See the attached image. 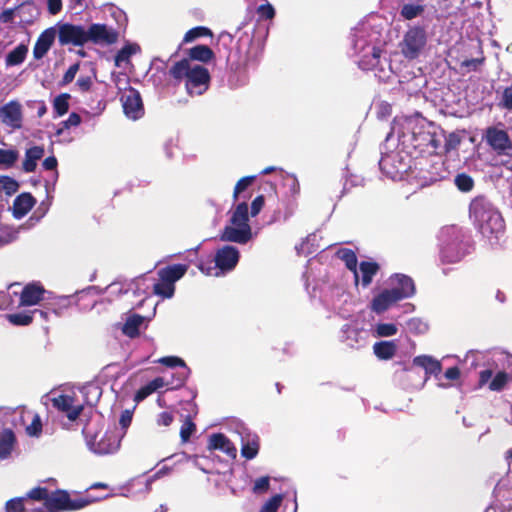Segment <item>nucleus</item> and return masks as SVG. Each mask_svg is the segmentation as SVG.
I'll return each instance as SVG.
<instances>
[{
  "label": "nucleus",
  "instance_id": "obj_1",
  "mask_svg": "<svg viewBox=\"0 0 512 512\" xmlns=\"http://www.w3.org/2000/svg\"><path fill=\"white\" fill-rule=\"evenodd\" d=\"M469 215L475 227L490 245H496L505 232V224L498 209L484 196L475 197L469 206Z\"/></svg>",
  "mask_w": 512,
  "mask_h": 512
},
{
  "label": "nucleus",
  "instance_id": "obj_2",
  "mask_svg": "<svg viewBox=\"0 0 512 512\" xmlns=\"http://www.w3.org/2000/svg\"><path fill=\"white\" fill-rule=\"evenodd\" d=\"M169 76L176 82L184 81L186 92L190 95H202L210 86L209 70L199 64H192L189 59H181L173 63L168 71Z\"/></svg>",
  "mask_w": 512,
  "mask_h": 512
},
{
  "label": "nucleus",
  "instance_id": "obj_3",
  "mask_svg": "<svg viewBox=\"0 0 512 512\" xmlns=\"http://www.w3.org/2000/svg\"><path fill=\"white\" fill-rule=\"evenodd\" d=\"M440 259L443 263H457L468 252L469 236L456 225L443 227L439 233Z\"/></svg>",
  "mask_w": 512,
  "mask_h": 512
},
{
  "label": "nucleus",
  "instance_id": "obj_4",
  "mask_svg": "<svg viewBox=\"0 0 512 512\" xmlns=\"http://www.w3.org/2000/svg\"><path fill=\"white\" fill-rule=\"evenodd\" d=\"M92 502L93 500L84 497L72 499L67 491L58 489L51 493L49 492L43 507L32 509V512L76 511L90 505Z\"/></svg>",
  "mask_w": 512,
  "mask_h": 512
},
{
  "label": "nucleus",
  "instance_id": "obj_5",
  "mask_svg": "<svg viewBox=\"0 0 512 512\" xmlns=\"http://www.w3.org/2000/svg\"><path fill=\"white\" fill-rule=\"evenodd\" d=\"M432 124L433 123L427 121L424 117L416 114L395 121L391 133L388 136L396 133L399 140L403 144L408 145L410 141H413L419 136V133L432 127Z\"/></svg>",
  "mask_w": 512,
  "mask_h": 512
},
{
  "label": "nucleus",
  "instance_id": "obj_6",
  "mask_svg": "<svg viewBox=\"0 0 512 512\" xmlns=\"http://www.w3.org/2000/svg\"><path fill=\"white\" fill-rule=\"evenodd\" d=\"M427 43V34L424 28L413 26L409 28L400 43L401 52L405 58H417Z\"/></svg>",
  "mask_w": 512,
  "mask_h": 512
},
{
  "label": "nucleus",
  "instance_id": "obj_7",
  "mask_svg": "<svg viewBox=\"0 0 512 512\" xmlns=\"http://www.w3.org/2000/svg\"><path fill=\"white\" fill-rule=\"evenodd\" d=\"M483 139L496 153V156L509 155L512 153V140L504 129L490 126L485 130Z\"/></svg>",
  "mask_w": 512,
  "mask_h": 512
},
{
  "label": "nucleus",
  "instance_id": "obj_8",
  "mask_svg": "<svg viewBox=\"0 0 512 512\" xmlns=\"http://www.w3.org/2000/svg\"><path fill=\"white\" fill-rule=\"evenodd\" d=\"M124 114L132 120L144 115V105L140 92L132 86L126 88L120 97Z\"/></svg>",
  "mask_w": 512,
  "mask_h": 512
},
{
  "label": "nucleus",
  "instance_id": "obj_9",
  "mask_svg": "<svg viewBox=\"0 0 512 512\" xmlns=\"http://www.w3.org/2000/svg\"><path fill=\"white\" fill-rule=\"evenodd\" d=\"M379 167L388 178L395 180L401 178L402 174L406 172L408 164L399 152L392 151L382 155Z\"/></svg>",
  "mask_w": 512,
  "mask_h": 512
},
{
  "label": "nucleus",
  "instance_id": "obj_10",
  "mask_svg": "<svg viewBox=\"0 0 512 512\" xmlns=\"http://www.w3.org/2000/svg\"><path fill=\"white\" fill-rule=\"evenodd\" d=\"M58 41L62 46H83L88 42L87 30L81 25L61 24L58 29Z\"/></svg>",
  "mask_w": 512,
  "mask_h": 512
},
{
  "label": "nucleus",
  "instance_id": "obj_11",
  "mask_svg": "<svg viewBox=\"0 0 512 512\" xmlns=\"http://www.w3.org/2000/svg\"><path fill=\"white\" fill-rule=\"evenodd\" d=\"M88 42L100 45H112L117 42L119 33L105 24L95 23L87 29Z\"/></svg>",
  "mask_w": 512,
  "mask_h": 512
},
{
  "label": "nucleus",
  "instance_id": "obj_12",
  "mask_svg": "<svg viewBox=\"0 0 512 512\" xmlns=\"http://www.w3.org/2000/svg\"><path fill=\"white\" fill-rule=\"evenodd\" d=\"M51 401L53 407L65 413L66 417L72 422L76 421L80 416L85 415L84 406L81 404L75 405L73 396L61 394L52 398Z\"/></svg>",
  "mask_w": 512,
  "mask_h": 512
},
{
  "label": "nucleus",
  "instance_id": "obj_13",
  "mask_svg": "<svg viewBox=\"0 0 512 512\" xmlns=\"http://www.w3.org/2000/svg\"><path fill=\"white\" fill-rule=\"evenodd\" d=\"M512 380V376L505 372L499 371L493 377V372L490 369L483 370L479 373V387H483L488 384V388L491 391H502L505 386Z\"/></svg>",
  "mask_w": 512,
  "mask_h": 512
},
{
  "label": "nucleus",
  "instance_id": "obj_14",
  "mask_svg": "<svg viewBox=\"0 0 512 512\" xmlns=\"http://www.w3.org/2000/svg\"><path fill=\"white\" fill-rule=\"evenodd\" d=\"M378 271L379 265L374 261L360 262L357 271V258L354 255V286L360 283L363 287H368Z\"/></svg>",
  "mask_w": 512,
  "mask_h": 512
},
{
  "label": "nucleus",
  "instance_id": "obj_15",
  "mask_svg": "<svg viewBox=\"0 0 512 512\" xmlns=\"http://www.w3.org/2000/svg\"><path fill=\"white\" fill-rule=\"evenodd\" d=\"M239 257V250L236 247L226 245L217 250L214 261L221 271H231L237 265Z\"/></svg>",
  "mask_w": 512,
  "mask_h": 512
},
{
  "label": "nucleus",
  "instance_id": "obj_16",
  "mask_svg": "<svg viewBox=\"0 0 512 512\" xmlns=\"http://www.w3.org/2000/svg\"><path fill=\"white\" fill-rule=\"evenodd\" d=\"M0 120L13 129L21 128V105L17 101H10L0 108Z\"/></svg>",
  "mask_w": 512,
  "mask_h": 512
},
{
  "label": "nucleus",
  "instance_id": "obj_17",
  "mask_svg": "<svg viewBox=\"0 0 512 512\" xmlns=\"http://www.w3.org/2000/svg\"><path fill=\"white\" fill-rule=\"evenodd\" d=\"M392 290L399 300L412 297L415 292V284L411 277L404 274H395L391 277Z\"/></svg>",
  "mask_w": 512,
  "mask_h": 512
},
{
  "label": "nucleus",
  "instance_id": "obj_18",
  "mask_svg": "<svg viewBox=\"0 0 512 512\" xmlns=\"http://www.w3.org/2000/svg\"><path fill=\"white\" fill-rule=\"evenodd\" d=\"M252 238L251 227L246 228L240 226H225L220 239L222 241L235 242L238 244H246Z\"/></svg>",
  "mask_w": 512,
  "mask_h": 512
},
{
  "label": "nucleus",
  "instance_id": "obj_19",
  "mask_svg": "<svg viewBox=\"0 0 512 512\" xmlns=\"http://www.w3.org/2000/svg\"><path fill=\"white\" fill-rule=\"evenodd\" d=\"M56 30L53 27L45 29L37 38L33 48V57L36 60L42 59L54 43Z\"/></svg>",
  "mask_w": 512,
  "mask_h": 512
},
{
  "label": "nucleus",
  "instance_id": "obj_20",
  "mask_svg": "<svg viewBox=\"0 0 512 512\" xmlns=\"http://www.w3.org/2000/svg\"><path fill=\"white\" fill-rule=\"evenodd\" d=\"M435 129V126L432 124V127L427 128L422 133H419V136H417L413 141H410L408 145L420 150L421 152L429 149L435 150L439 145Z\"/></svg>",
  "mask_w": 512,
  "mask_h": 512
},
{
  "label": "nucleus",
  "instance_id": "obj_21",
  "mask_svg": "<svg viewBox=\"0 0 512 512\" xmlns=\"http://www.w3.org/2000/svg\"><path fill=\"white\" fill-rule=\"evenodd\" d=\"M208 449L222 451L231 458H235L237 455L236 447L223 433H214L209 437Z\"/></svg>",
  "mask_w": 512,
  "mask_h": 512
},
{
  "label": "nucleus",
  "instance_id": "obj_22",
  "mask_svg": "<svg viewBox=\"0 0 512 512\" xmlns=\"http://www.w3.org/2000/svg\"><path fill=\"white\" fill-rule=\"evenodd\" d=\"M45 289L43 286L30 283L27 284L20 295V306H33L43 300Z\"/></svg>",
  "mask_w": 512,
  "mask_h": 512
},
{
  "label": "nucleus",
  "instance_id": "obj_23",
  "mask_svg": "<svg viewBox=\"0 0 512 512\" xmlns=\"http://www.w3.org/2000/svg\"><path fill=\"white\" fill-rule=\"evenodd\" d=\"M35 204L36 199L32 196L31 193H21L14 199L13 215L16 218H22L29 213Z\"/></svg>",
  "mask_w": 512,
  "mask_h": 512
},
{
  "label": "nucleus",
  "instance_id": "obj_24",
  "mask_svg": "<svg viewBox=\"0 0 512 512\" xmlns=\"http://www.w3.org/2000/svg\"><path fill=\"white\" fill-rule=\"evenodd\" d=\"M187 269L188 267L185 264L168 265L158 271L159 280L175 285V282L186 274Z\"/></svg>",
  "mask_w": 512,
  "mask_h": 512
},
{
  "label": "nucleus",
  "instance_id": "obj_25",
  "mask_svg": "<svg viewBox=\"0 0 512 512\" xmlns=\"http://www.w3.org/2000/svg\"><path fill=\"white\" fill-rule=\"evenodd\" d=\"M399 300V297L395 295L392 288L386 289L380 294H378L372 301V309L376 313H383L386 311L392 304L396 303Z\"/></svg>",
  "mask_w": 512,
  "mask_h": 512
},
{
  "label": "nucleus",
  "instance_id": "obj_26",
  "mask_svg": "<svg viewBox=\"0 0 512 512\" xmlns=\"http://www.w3.org/2000/svg\"><path fill=\"white\" fill-rule=\"evenodd\" d=\"M187 57L185 59H189L191 61H198L201 63H209L215 59L214 51L207 45L199 44L194 47H191L186 52Z\"/></svg>",
  "mask_w": 512,
  "mask_h": 512
},
{
  "label": "nucleus",
  "instance_id": "obj_27",
  "mask_svg": "<svg viewBox=\"0 0 512 512\" xmlns=\"http://www.w3.org/2000/svg\"><path fill=\"white\" fill-rule=\"evenodd\" d=\"M17 443L16 435L12 429H3L0 433V459H7Z\"/></svg>",
  "mask_w": 512,
  "mask_h": 512
},
{
  "label": "nucleus",
  "instance_id": "obj_28",
  "mask_svg": "<svg viewBox=\"0 0 512 512\" xmlns=\"http://www.w3.org/2000/svg\"><path fill=\"white\" fill-rule=\"evenodd\" d=\"M45 150L42 146H33L26 150L25 159L22 163V169L26 173H31L36 170L37 161L44 156Z\"/></svg>",
  "mask_w": 512,
  "mask_h": 512
},
{
  "label": "nucleus",
  "instance_id": "obj_29",
  "mask_svg": "<svg viewBox=\"0 0 512 512\" xmlns=\"http://www.w3.org/2000/svg\"><path fill=\"white\" fill-rule=\"evenodd\" d=\"M397 341H379L373 345V353L380 360H390L397 352Z\"/></svg>",
  "mask_w": 512,
  "mask_h": 512
},
{
  "label": "nucleus",
  "instance_id": "obj_30",
  "mask_svg": "<svg viewBox=\"0 0 512 512\" xmlns=\"http://www.w3.org/2000/svg\"><path fill=\"white\" fill-rule=\"evenodd\" d=\"M413 364L425 370V379H427L429 375H438L441 372L442 368L439 361L427 355L415 357L413 359Z\"/></svg>",
  "mask_w": 512,
  "mask_h": 512
},
{
  "label": "nucleus",
  "instance_id": "obj_31",
  "mask_svg": "<svg viewBox=\"0 0 512 512\" xmlns=\"http://www.w3.org/2000/svg\"><path fill=\"white\" fill-rule=\"evenodd\" d=\"M144 322V317L139 314L130 315L122 326V333L133 339L139 336L140 327Z\"/></svg>",
  "mask_w": 512,
  "mask_h": 512
},
{
  "label": "nucleus",
  "instance_id": "obj_32",
  "mask_svg": "<svg viewBox=\"0 0 512 512\" xmlns=\"http://www.w3.org/2000/svg\"><path fill=\"white\" fill-rule=\"evenodd\" d=\"M120 441L113 433H105L97 444L95 452L99 454H110L119 448Z\"/></svg>",
  "mask_w": 512,
  "mask_h": 512
},
{
  "label": "nucleus",
  "instance_id": "obj_33",
  "mask_svg": "<svg viewBox=\"0 0 512 512\" xmlns=\"http://www.w3.org/2000/svg\"><path fill=\"white\" fill-rule=\"evenodd\" d=\"M165 386V380L162 377H156L148 384L142 386L135 394L134 400L136 402H141L146 399L153 392Z\"/></svg>",
  "mask_w": 512,
  "mask_h": 512
},
{
  "label": "nucleus",
  "instance_id": "obj_34",
  "mask_svg": "<svg viewBox=\"0 0 512 512\" xmlns=\"http://www.w3.org/2000/svg\"><path fill=\"white\" fill-rule=\"evenodd\" d=\"M230 221L234 226H240L244 228L250 226L248 223V204L246 202H241L236 206Z\"/></svg>",
  "mask_w": 512,
  "mask_h": 512
},
{
  "label": "nucleus",
  "instance_id": "obj_35",
  "mask_svg": "<svg viewBox=\"0 0 512 512\" xmlns=\"http://www.w3.org/2000/svg\"><path fill=\"white\" fill-rule=\"evenodd\" d=\"M27 52V46L24 44H19L6 55V65L16 66L23 63L26 58Z\"/></svg>",
  "mask_w": 512,
  "mask_h": 512
},
{
  "label": "nucleus",
  "instance_id": "obj_36",
  "mask_svg": "<svg viewBox=\"0 0 512 512\" xmlns=\"http://www.w3.org/2000/svg\"><path fill=\"white\" fill-rule=\"evenodd\" d=\"M213 32L210 28L205 26H196L188 30L183 37L182 43H191L201 37H212Z\"/></svg>",
  "mask_w": 512,
  "mask_h": 512
},
{
  "label": "nucleus",
  "instance_id": "obj_37",
  "mask_svg": "<svg viewBox=\"0 0 512 512\" xmlns=\"http://www.w3.org/2000/svg\"><path fill=\"white\" fill-rule=\"evenodd\" d=\"M70 98L71 95L68 93H62L54 98L53 110L56 117L63 116L68 112Z\"/></svg>",
  "mask_w": 512,
  "mask_h": 512
},
{
  "label": "nucleus",
  "instance_id": "obj_38",
  "mask_svg": "<svg viewBox=\"0 0 512 512\" xmlns=\"http://www.w3.org/2000/svg\"><path fill=\"white\" fill-rule=\"evenodd\" d=\"M32 509L27 503V498L24 497H15L5 503V512H26L29 510L32 512Z\"/></svg>",
  "mask_w": 512,
  "mask_h": 512
},
{
  "label": "nucleus",
  "instance_id": "obj_39",
  "mask_svg": "<svg viewBox=\"0 0 512 512\" xmlns=\"http://www.w3.org/2000/svg\"><path fill=\"white\" fill-rule=\"evenodd\" d=\"M398 333V326L394 323H378L373 328V335L378 338L394 336Z\"/></svg>",
  "mask_w": 512,
  "mask_h": 512
},
{
  "label": "nucleus",
  "instance_id": "obj_40",
  "mask_svg": "<svg viewBox=\"0 0 512 512\" xmlns=\"http://www.w3.org/2000/svg\"><path fill=\"white\" fill-rule=\"evenodd\" d=\"M424 5L422 4H414V3H408L404 4L401 8L400 15L405 20H413L419 16L422 15L424 12Z\"/></svg>",
  "mask_w": 512,
  "mask_h": 512
},
{
  "label": "nucleus",
  "instance_id": "obj_41",
  "mask_svg": "<svg viewBox=\"0 0 512 512\" xmlns=\"http://www.w3.org/2000/svg\"><path fill=\"white\" fill-rule=\"evenodd\" d=\"M19 158V152L16 149H1L0 148V167L6 169L14 166Z\"/></svg>",
  "mask_w": 512,
  "mask_h": 512
},
{
  "label": "nucleus",
  "instance_id": "obj_42",
  "mask_svg": "<svg viewBox=\"0 0 512 512\" xmlns=\"http://www.w3.org/2000/svg\"><path fill=\"white\" fill-rule=\"evenodd\" d=\"M140 50L137 44H127L123 46L115 56V65L120 66L122 62L129 61V58Z\"/></svg>",
  "mask_w": 512,
  "mask_h": 512
},
{
  "label": "nucleus",
  "instance_id": "obj_43",
  "mask_svg": "<svg viewBox=\"0 0 512 512\" xmlns=\"http://www.w3.org/2000/svg\"><path fill=\"white\" fill-rule=\"evenodd\" d=\"M190 374V369H184V371L172 374L171 380L165 381V386H170L171 390L179 389L183 387Z\"/></svg>",
  "mask_w": 512,
  "mask_h": 512
},
{
  "label": "nucleus",
  "instance_id": "obj_44",
  "mask_svg": "<svg viewBox=\"0 0 512 512\" xmlns=\"http://www.w3.org/2000/svg\"><path fill=\"white\" fill-rule=\"evenodd\" d=\"M19 189V183L7 175L0 176V191H4L7 196L15 194Z\"/></svg>",
  "mask_w": 512,
  "mask_h": 512
},
{
  "label": "nucleus",
  "instance_id": "obj_45",
  "mask_svg": "<svg viewBox=\"0 0 512 512\" xmlns=\"http://www.w3.org/2000/svg\"><path fill=\"white\" fill-rule=\"evenodd\" d=\"M8 321L16 326H27L33 321V314L29 312H19L7 315Z\"/></svg>",
  "mask_w": 512,
  "mask_h": 512
},
{
  "label": "nucleus",
  "instance_id": "obj_46",
  "mask_svg": "<svg viewBox=\"0 0 512 512\" xmlns=\"http://www.w3.org/2000/svg\"><path fill=\"white\" fill-rule=\"evenodd\" d=\"M454 184L461 192H470L474 187V180L468 174L460 173L455 176Z\"/></svg>",
  "mask_w": 512,
  "mask_h": 512
},
{
  "label": "nucleus",
  "instance_id": "obj_47",
  "mask_svg": "<svg viewBox=\"0 0 512 512\" xmlns=\"http://www.w3.org/2000/svg\"><path fill=\"white\" fill-rule=\"evenodd\" d=\"M153 291L156 295L163 298H171L175 292V285L159 280V282L154 284Z\"/></svg>",
  "mask_w": 512,
  "mask_h": 512
},
{
  "label": "nucleus",
  "instance_id": "obj_48",
  "mask_svg": "<svg viewBox=\"0 0 512 512\" xmlns=\"http://www.w3.org/2000/svg\"><path fill=\"white\" fill-rule=\"evenodd\" d=\"M259 452V440L253 439L251 441H247L243 443L241 447V455L247 460H251L257 456Z\"/></svg>",
  "mask_w": 512,
  "mask_h": 512
},
{
  "label": "nucleus",
  "instance_id": "obj_49",
  "mask_svg": "<svg viewBox=\"0 0 512 512\" xmlns=\"http://www.w3.org/2000/svg\"><path fill=\"white\" fill-rule=\"evenodd\" d=\"M49 494V490L46 487H35L27 492L24 498H27V503L30 505V501H43L46 502Z\"/></svg>",
  "mask_w": 512,
  "mask_h": 512
},
{
  "label": "nucleus",
  "instance_id": "obj_50",
  "mask_svg": "<svg viewBox=\"0 0 512 512\" xmlns=\"http://www.w3.org/2000/svg\"><path fill=\"white\" fill-rule=\"evenodd\" d=\"M407 329L414 334H424L428 331V324L420 318H411L406 323Z\"/></svg>",
  "mask_w": 512,
  "mask_h": 512
},
{
  "label": "nucleus",
  "instance_id": "obj_51",
  "mask_svg": "<svg viewBox=\"0 0 512 512\" xmlns=\"http://www.w3.org/2000/svg\"><path fill=\"white\" fill-rule=\"evenodd\" d=\"M256 179V176H245L239 179L234 187L233 198L234 200L238 199V196L245 191Z\"/></svg>",
  "mask_w": 512,
  "mask_h": 512
},
{
  "label": "nucleus",
  "instance_id": "obj_52",
  "mask_svg": "<svg viewBox=\"0 0 512 512\" xmlns=\"http://www.w3.org/2000/svg\"><path fill=\"white\" fill-rule=\"evenodd\" d=\"M80 123L81 116L76 112H72L67 120L61 122L62 127L57 129L56 135L60 136L63 134L65 129H69L70 127H76L80 125Z\"/></svg>",
  "mask_w": 512,
  "mask_h": 512
},
{
  "label": "nucleus",
  "instance_id": "obj_53",
  "mask_svg": "<svg viewBox=\"0 0 512 512\" xmlns=\"http://www.w3.org/2000/svg\"><path fill=\"white\" fill-rule=\"evenodd\" d=\"M256 13L259 20H272L275 17V9L269 2L259 5Z\"/></svg>",
  "mask_w": 512,
  "mask_h": 512
},
{
  "label": "nucleus",
  "instance_id": "obj_54",
  "mask_svg": "<svg viewBox=\"0 0 512 512\" xmlns=\"http://www.w3.org/2000/svg\"><path fill=\"white\" fill-rule=\"evenodd\" d=\"M157 363L162 364L166 367L174 368V367H182L187 369V365L185 361L178 356H164L157 360Z\"/></svg>",
  "mask_w": 512,
  "mask_h": 512
},
{
  "label": "nucleus",
  "instance_id": "obj_55",
  "mask_svg": "<svg viewBox=\"0 0 512 512\" xmlns=\"http://www.w3.org/2000/svg\"><path fill=\"white\" fill-rule=\"evenodd\" d=\"M80 69V62L72 64L67 71L64 73L62 79L59 82V86L64 87L70 84Z\"/></svg>",
  "mask_w": 512,
  "mask_h": 512
},
{
  "label": "nucleus",
  "instance_id": "obj_56",
  "mask_svg": "<svg viewBox=\"0 0 512 512\" xmlns=\"http://www.w3.org/2000/svg\"><path fill=\"white\" fill-rule=\"evenodd\" d=\"M26 433L31 437H38L42 433V421L38 414L33 416L30 425L26 427Z\"/></svg>",
  "mask_w": 512,
  "mask_h": 512
},
{
  "label": "nucleus",
  "instance_id": "obj_57",
  "mask_svg": "<svg viewBox=\"0 0 512 512\" xmlns=\"http://www.w3.org/2000/svg\"><path fill=\"white\" fill-rule=\"evenodd\" d=\"M195 430H196L195 423L190 418H187L180 429V437H181L182 441L183 442L188 441L190 439V437L192 436V434L195 432Z\"/></svg>",
  "mask_w": 512,
  "mask_h": 512
},
{
  "label": "nucleus",
  "instance_id": "obj_58",
  "mask_svg": "<svg viewBox=\"0 0 512 512\" xmlns=\"http://www.w3.org/2000/svg\"><path fill=\"white\" fill-rule=\"evenodd\" d=\"M283 500V496L281 494H276L272 496L262 507L260 512H277L278 508L281 505Z\"/></svg>",
  "mask_w": 512,
  "mask_h": 512
},
{
  "label": "nucleus",
  "instance_id": "obj_59",
  "mask_svg": "<svg viewBox=\"0 0 512 512\" xmlns=\"http://www.w3.org/2000/svg\"><path fill=\"white\" fill-rule=\"evenodd\" d=\"M336 258L343 260L346 267L352 271V249L341 248L335 253Z\"/></svg>",
  "mask_w": 512,
  "mask_h": 512
},
{
  "label": "nucleus",
  "instance_id": "obj_60",
  "mask_svg": "<svg viewBox=\"0 0 512 512\" xmlns=\"http://www.w3.org/2000/svg\"><path fill=\"white\" fill-rule=\"evenodd\" d=\"M270 486V477L262 476L254 482L253 492L255 493H263L269 489Z\"/></svg>",
  "mask_w": 512,
  "mask_h": 512
},
{
  "label": "nucleus",
  "instance_id": "obj_61",
  "mask_svg": "<svg viewBox=\"0 0 512 512\" xmlns=\"http://www.w3.org/2000/svg\"><path fill=\"white\" fill-rule=\"evenodd\" d=\"M92 84H93L92 77L89 75H86V76L81 75L75 83V85L78 87L79 91L82 93L88 92L91 89Z\"/></svg>",
  "mask_w": 512,
  "mask_h": 512
},
{
  "label": "nucleus",
  "instance_id": "obj_62",
  "mask_svg": "<svg viewBox=\"0 0 512 512\" xmlns=\"http://www.w3.org/2000/svg\"><path fill=\"white\" fill-rule=\"evenodd\" d=\"M500 106L509 111H512V85L504 89L500 101Z\"/></svg>",
  "mask_w": 512,
  "mask_h": 512
},
{
  "label": "nucleus",
  "instance_id": "obj_63",
  "mask_svg": "<svg viewBox=\"0 0 512 512\" xmlns=\"http://www.w3.org/2000/svg\"><path fill=\"white\" fill-rule=\"evenodd\" d=\"M51 312L55 313L56 315H59V312L55 308H51L48 306L44 307L42 309L31 310V314H33V319L36 317H39L40 319L45 320V321L48 320L49 314Z\"/></svg>",
  "mask_w": 512,
  "mask_h": 512
},
{
  "label": "nucleus",
  "instance_id": "obj_64",
  "mask_svg": "<svg viewBox=\"0 0 512 512\" xmlns=\"http://www.w3.org/2000/svg\"><path fill=\"white\" fill-rule=\"evenodd\" d=\"M285 185L289 187V191L293 196L300 192V184L295 176H287L285 178Z\"/></svg>",
  "mask_w": 512,
  "mask_h": 512
}]
</instances>
